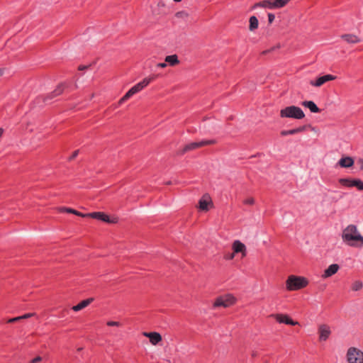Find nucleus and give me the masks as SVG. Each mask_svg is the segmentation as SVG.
Segmentation results:
<instances>
[{"label":"nucleus","mask_w":363,"mask_h":363,"mask_svg":"<svg viewBox=\"0 0 363 363\" xmlns=\"http://www.w3.org/2000/svg\"><path fill=\"white\" fill-rule=\"evenodd\" d=\"M341 237L342 241L350 247H363V236L355 225H349L347 226L342 230Z\"/></svg>","instance_id":"f257e3e1"},{"label":"nucleus","mask_w":363,"mask_h":363,"mask_svg":"<svg viewBox=\"0 0 363 363\" xmlns=\"http://www.w3.org/2000/svg\"><path fill=\"white\" fill-rule=\"evenodd\" d=\"M157 74H152L148 77H146L143 79L140 82L136 84L132 88H130L126 94L119 100L118 104L121 105L124 103L125 101L129 99L132 96L137 94L143 89L146 87L151 82L155 80L157 78Z\"/></svg>","instance_id":"f03ea898"},{"label":"nucleus","mask_w":363,"mask_h":363,"mask_svg":"<svg viewBox=\"0 0 363 363\" xmlns=\"http://www.w3.org/2000/svg\"><path fill=\"white\" fill-rule=\"evenodd\" d=\"M308 281L303 277L290 275L286 281V288L288 291H298L307 286Z\"/></svg>","instance_id":"7ed1b4c3"},{"label":"nucleus","mask_w":363,"mask_h":363,"mask_svg":"<svg viewBox=\"0 0 363 363\" xmlns=\"http://www.w3.org/2000/svg\"><path fill=\"white\" fill-rule=\"evenodd\" d=\"M280 117L302 119L305 117V114L300 107L296 106H289L282 108L280 111Z\"/></svg>","instance_id":"20e7f679"},{"label":"nucleus","mask_w":363,"mask_h":363,"mask_svg":"<svg viewBox=\"0 0 363 363\" xmlns=\"http://www.w3.org/2000/svg\"><path fill=\"white\" fill-rule=\"evenodd\" d=\"M347 363H363V351L357 347H350L345 354Z\"/></svg>","instance_id":"39448f33"},{"label":"nucleus","mask_w":363,"mask_h":363,"mask_svg":"<svg viewBox=\"0 0 363 363\" xmlns=\"http://www.w3.org/2000/svg\"><path fill=\"white\" fill-rule=\"evenodd\" d=\"M236 298L231 294H226L218 296L213 304V308L223 307L228 308L233 306L236 303Z\"/></svg>","instance_id":"423d86ee"},{"label":"nucleus","mask_w":363,"mask_h":363,"mask_svg":"<svg viewBox=\"0 0 363 363\" xmlns=\"http://www.w3.org/2000/svg\"><path fill=\"white\" fill-rule=\"evenodd\" d=\"M216 143V140H203L199 142H192L184 145L182 149L180 154L184 155L189 151L194 150L203 146L214 145Z\"/></svg>","instance_id":"0eeeda50"},{"label":"nucleus","mask_w":363,"mask_h":363,"mask_svg":"<svg viewBox=\"0 0 363 363\" xmlns=\"http://www.w3.org/2000/svg\"><path fill=\"white\" fill-rule=\"evenodd\" d=\"M86 216L87 218H94L107 223H116L118 221L117 218L111 219L110 217L104 212H92L86 213Z\"/></svg>","instance_id":"6e6552de"},{"label":"nucleus","mask_w":363,"mask_h":363,"mask_svg":"<svg viewBox=\"0 0 363 363\" xmlns=\"http://www.w3.org/2000/svg\"><path fill=\"white\" fill-rule=\"evenodd\" d=\"M339 183L347 187L355 186L359 190L363 191V182L360 179H340Z\"/></svg>","instance_id":"1a4fd4ad"},{"label":"nucleus","mask_w":363,"mask_h":363,"mask_svg":"<svg viewBox=\"0 0 363 363\" xmlns=\"http://www.w3.org/2000/svg\"><path fill=\"white\" fill-rule=\"evenodd\" d=\"M67 87V85L66 83L60 84L54 91H52V92L48 94L46 96H44L43 98V101L46 102L48 100H51V99H54L55 97L60 96V94H62L64 92L65 89Z\"/></svg>","instance_id":"9d476101"},{"label":"nucleus","mask_w":363,"mask_h":363,"mask_svg":"<svg viewBox=\"0 0 363 363\" xmlns=\"http://www.w3.org/2000/svg\"><path fill=\"white\" fill-rule=\"evenodd\" d=\"M331 328L328 325L323 324L319 325V342L326 341L331 335Z\"/></svg>","instance_id":"9b49d317"},{"label":"nucleus","mask_w":363,"mask_h":363,"mask_svg":"<svg viewBox=\"0 0 363 363\" xmlns=\"http://www.w3.org/2000/svg\"><path fill=\"white\" fill-rule=\"evenodd\" d=\"M208 205L213 206L211 198L208 194H205L199 201V208L203 211H208Z\"/></svg>","instance_id":"f8f14e48"},{"label":"nucleus","mask_w":363,"mask_h":363,"mask_svg":"<svg viewBox=\"0 0 363 363\" xmlns=\"http://www.w3.org/2000/svg\"><path fill=\"white\" fill-rule=\"evenodd\" d=\"M275 318L276 320L279 323H285L290 325H298V323L292 320L288 315L286 314H275L272 315Z\"/></svg>","instance_id":"ddd939ff"},{"label":"nucleus","mask_w":363,"mask_h":363,"mask_svg":"<svg viewBox=\"0 0 363 363\" xmlns=\"http://www.w3.org/2000/svg\"><path fill=\"white\" fill-rule=\"evenodd\" d=\"M232 247H233V252L235 254L241 252L242 257L246 256V254H247L246 247L240 240H235L233 243Z\"/></svg>","instance_id":"4468645a"},{"label":"nucleus","mask_w":363,"mask_h":363,"mask_svg":"<svg viewBox=\"0 0 363 363\" xmlns=\"http://www.w3.org/2000/svg\"><path fill=\"white\" fill-rule=\"evenodd\" d=\"M144 335L147 337L150 342L154 345L158 344L162 340L161 335L157 332L145 333Z\"/></svg>","instance_id":"2eb2a0df"},{"label":"nucleus","mask_w":363,"mask_h":363,"mask_svg":"<svg viewBox=\"0 0 363 363\" xmlns=\"http://www.w3.org/2000/svg\"><path fill=\"white\" fill-rule=\"evenodd\" d=\"M341 38L350 44H357L361 42V39L354 34H344L341 35Z\"/></svg>","instance_id":"dca6fc26"},{"label":"nucleus","mask_w":363,"mask_h":363,"mask_svg":"<svg viewBox=\"0 0 363 363\" xmlns=\"http://www.w3.org/2000/svg\"><path fill=\"white\" fill-rule=\"evenodd\" d=\"M94 298H86L85 300H83L81 302H79L78 304H77L76 306H74L72 308V309L74 311H81L83 308H84L86 306H88L91 303H92L94 301Z\"/></svg>","instance_id":"f3484780"},{"label":"nucleus","mask_w":363,"mask_h":363,"mask_svg":"<svg viewBox=\"0 0 363 363\" xmlns=\"http://www.w3.org/2000/svg\"><path fill=\"white\" fill-rule=\"evenodd\" d=\"M339 269V266L337 264H333L328 267L322 275L323 278H328L335 274Z\"/></svg>","instance_id":"a211bd4d"},{"label":"nucleus","mask_w":363,"mask_h":363,"mask_svg":"<svg viewBox=\"0 0 363 363\" xmlns=\"http://www.w3.org/2000/svg\"><path fill=\"white\" fill-rule=\"evenodd\" d=\"M341 167L348 168L354 164V160L351 157H343L338 161Z\"/></svg>","instance_id":"6ab92c4d"},{"label":"nucleus","mask_w":363,"mask_h":363,"mask_svg":"<svg viewBox=\"0 0 363 363\" xmlns=\"http://www.w3.org/2000/svg\"><path fill=\"white\" fill-rule=\"evenodd\" d=\"M307 127H310V125H303V126H300L298 128H294V129L289 130H281L280 134L282 136H286L288 135H294V134H296V133H298L305 130Z\"/></svg>","instance_id":"aec40b11"},{"label":"nucleus","mask_w":363,"mask_h":363,"mask_svg":"<svg viewBox=\"0 0 363 363\" xmlns=\"http://www.w3.org/2000/svg\"><path fill=\"white\" fill-rule=\"evenodd\" d=\"M257 7L274 9V8L273 6V0H264V1H262L259 2H257L253 5L252 9H256Z\"/></svg>","instance_id":"412c9836"},{"label":"nucleus","mask_w":363,"mask_h":363,"mask_svg":"<svg viewBox=\"0 0 363 363\" xmlns=\"http://www.w3.org/2000/svg\"><path fill=\"white\" fill-rule=\"evenodd\" d=\"M165 62L168 63L170 66H175L179 63L178 56L177 55H168L164 59Z\"/></svg>","instance_id":"4be33fe9"},{"label":"nucleus","mask_w":363,"mask_h":363,"mask_svg":"<svg viewBox=\"0 0 363 363\" xmlns=\"http://www.w3.org/2000/svg\"><path fill=\"white\" fill-rule=\"evenodd\" d=\"M301 104L308 108L311 112L318 113V106L312 101H304L301 103Z\"/></svg>","instance_id":"5701e85b"},{"label":"nucleus","mask_w":363,"mask_h":363,"mask_svg":"<svg viewBox=\"0 0 363 363\" xmlns=\"http://www.w3.org/2000/svg\"><path fill=\"white\" fill-rule=\"evenodd\" d=\"M249 23H250L249 30L250 31H254L255 30H256L258 28L259 21L256 16H251L250 18Z\"/></svg>","instance_id":"b1692460"},{"label":"nucleus","mask_w":363,"mask_h":363,"mask_svg":"<svg viewBox=\"0 0 363 363\" xmlns=\"http://www.w3.org/2000/svg\"><path fill=\"white\" fill-rule=\"evenodd\" d=\"M336 78V76L332 74H326L322 77H319V86L326 83L327 82L335 80Z\"/></svg>","instance_id":"393cba45"},{"label":"nucleus","mask_w":363,"mask_h":363,"mask_svg":"<svg viewBox=\"0 0 363 363\" xmlns=\"http://www.w3.org/2000/svg\"><path fill=\"white\" fill-rule=\"evenodd\" d=\"M291 0H273V6L275 9L284 7Z\"/></svg>","instance_id":"a878e982"},{"label":"nucleus","mask_w":363,"mask_h":363,"mask_svg":"<svg viewBox=\"0 0 363 363\" xmlns=\"http://www.w3.org/2000/svg\"><path fill=\"white\" fill-rule=\"evenodd\" d=\"M62 211H64V212L73 213V214H75V215H77L78 216H81V217H83V218H87V216H86V213H81L79 211H77L73 209V208H62Z\"/></svg>","instance_id":"bb28decb"},{"label":"nucleus","mask_w":363,"mask_h":363,"mask_svg":"<svg viewBox=\"0 0 363 363\" xmlns=\"http://www.w3.org/2000/svg\"><path fill=\"white\" fill-rule=\"evenodd\" d=\"M363 286L362 282L360 281H355L352 285V289L353 291H359L360 290Z\"/></svg>","instance_id":"cd10ccee"},{"label":"nucleus","mask_w":363,"mask_h":363,"mask_svg":"<svg viewBox=\"0 0 363 363\" xmlns=\"http://www.w3.org/2000/svg\"><path fill=\"white\" fill-rule=\"evenodd\" d=\"M279 48H280V45H276V46H273V47H272V48H269V49H267V50H263V51L260 53V55H267V54H269V53H271V52H272L273 51H274V50H277V49H279Z\"/></svg>","instance_id":"c85d7f7f"},{"label":"nucleus","mask_w":363,"mask_h":363,"mask_svg":"<svg viewBox=\"0 0 363 363\" xmlns=\"http://www.w3.org/2000/svg\"><path fill=\"white\" fill-rule=\"evenodd\" d=\"M175 16L179 18H185L189 16V14L184 11H181L177 12Z\"/></svg>","instance_id":"c756f323"},{"label":"nucleus","mask_w":363,"mask_h":363,"mask_svg":"<svg viewBox=\"0 0 363 363\" xmlns=\"http://www.w3.org/2000/svg\"><path fill=\"white\" fill-rule=\"evenodd\" d=\"M106 325L108 326H117V327L121 326V323L120 322L112 321V320L108 321L106 323Z\"/></svg>","instance_id":"7c9ffc66"},{"label":"nucleus","mask_w":363,"mask_h":363,"mask_svg":"<svg viewBox=\"0 0 363 363\" xmlns=\"http://www.w3.org/2000/svg\"><path fill=\"white\" fill-rule=\"evenodd\" d=\"M243 203L247 205H253L255 203V199L253 198H248L245 199Z\"/></svg>","instance_id":"2f4dec72"},{"label":"nucleus","mask_w":363,"mask_h":363,"mask_svg":"<svg viewBox=\"0 0 363 363\" xmlns=\"http://www.w3.org/2000/svg\"><path fill=\"white\" fill-rule=\"evenodd\" d=\"M42 361V357L40 356H37L36 357L32 359L29 363H39Z\"/></svg>","instance_id":"473e14b6"},{"label":"nucleus","mask_w":363,"mask_h":363,"mask_svg":"<svg viewBox=\"0 0 363 363\" xmlns=\"http://www.w3.org/2000/svg\"><path fill=\"white\" fill-rule=\"evenodd\" d=\"M78 154H79V150L74 151L72 152V155L69 157L68 160L69 161L74 160L76 158V157L78 155Z\"/></svg>","instance_id":"72a5a7b5"},{"label":"nucleus","mask_w":363,"mask_h":363,"mask_svg":"<svg viewBox=\"0 0 363 363\" xmlns=\"http://www.w3.org/2000/svg\"><path fill=\"white\" fill-rule=\"evenodd\" d=\"M267 16L269 23L271 24L274 21L275 16L272 13H269Z\"/></svg>","instance_id":"f704fd0d"},{"label":"nucleus","mask_w":363,"mask_h":363,"mask_svg":"<svg viewBox=\"0 0 363 363\" xmlns=\"http://www.w3.org/2000/svg\"><path fill=\"white\" fill-rule=\"evenodd\" d=\"M234 257H235V253L234 252L226 254L224 256L225 259H233L234 258Z\"/></svg>","instance_id":"c9c22d12"},{"label":"nucleus","mask_w":363,"mask_h":363,"mask_svg":"<svg viewBox=\"0 0 363 363\" xmlns=\"http://www.w3.org/2000/svg\"><path fill=\"white\" fill-rule=\"evenodd\" d=\"M21 320V316H18V317H16V318H11L8 320V323H15V322H17L18 320Z\"/></svg>","instance_id":"e433bc0d"},{"label":"nucleus","mask_w":363,"mask_h":363,"mask_svg":"<svg viewBox=\"0 0 363 363\" xmlns=\"http://www.w3.org/2000/svg\"><path fill=\"white\" fill-rule=\"evenodd\" d=\"M357 164L359 166L360 169L363 170V159L359 158L357 161Z\"/></svg>","instance_id":"4c0bfd02"},{"label":"nucleus","mask_w":363,"mask_h":363,"mask_svg":"<svg viewBox=\"0 0 363 363\" xmlns=\"http://www.w3.org/2000/svg\"><path fill=\"white\" fill-rule=\"evenodd\" d=\"M167 65V62H160L157 65V67H160V68H164L166 67Z\"/></svg>","instance_id":"58836bf2"},{"label":"nucleus","mask_w":363,"mask_h":363,"mask_svg":"<svg viewBox=\"0 0 363 363\" xmlns=\"http://www.w3.org/2000/svg\"><path fill=\"white\" fill-rule=\"evenodd\" d=\"M33 315V313H26V314H24L23 315H21V318L22 320V319H26V318H30Z\"/></svg>","instance_id":"ea45409f"},{"label":"nucleus","mask_w":363,"mask_h":363,"mask_svg":"<svg viewBox=\"0 0 363 363\" xmlns=\"http://www.w3.org/2000/svg\"><path fill=\"white\" fill-rule=\"evenodd\" d=\"M311 84L314 86H318V77L311 81Z\"/></svg>","instance_id":"a19ab883"},{"label":"nucleus","mask_w":363,"mask_h":363,"mask_svg":"<svg viewBox=\"0 0 363 363\" xmlns=\"http://www.w3.org/2000/svg\"><path fill=\"white\" fill-rule=\"evenodd\" d=\"M89 66H85V65H79L78 67L79 70H84L87 69Z\"/></svg>","instance_id":"79ce46f5"},{"label":"nucleus","mask_w":363,"mask_h":363,"mask_svg":"<svg viewBox=\"0 0 363 363\" xmlns=\"http://www.w3.org/2000/svg\"><path fill=\"white\" fill-rule=\"evenodd\" d=\"M257 356V351H252V357H255Z\"/></svg>","instance_id":"37998d69"},{"label":"nucleus","mask_w":363,"mask_h":363,"mask_svg":"<svg viewBox=\"0 0 363 363\" xmlns=\"http://www.w3.org/2000/svg\"><path fill=\"white\" fill-rule=\"evenodd\" d=\"M4 132V129L2 128H0V138L2 136Z\"/></svg>","instance_id":"c03bdc74"},{"label":"nucleus","mask_w":363,"mask_h":363,"mask_svg":"<svg viewBox=\"0 0 363 363\" xmlns=\"http://www.w3.org/2000/svg\"><path fill=\"white\" fill-rule=\"evenodd\" d=\"M3 72H4V69H0V77L2 76Z\"/></svg>","instance_id":"a18cd8bd"},{"label":"nucleus","mask_w":363,"mask_h":363,"mask_svg":"<svg viewBox=\"0 0 363 363\" xmlns=\"http://www.w3.org/2000/svg\"><path fill=\"white\" fill-rule=\"evenodd\" d=\"M175 2H179L181 1L182 0H174Z\"/></svg>","instance_id":"49530a36"},{"label":"nucleus","mask_w":363,"mask_h":363,"mask_svg":"<svg viewBox=\"0 0 363 363\" xmlns=\"http://www.w3.org/2000/svg\"><path fill=\"white\" fill-rule=\"evenodd\" d=\"M171 184V182H167V184Z\"/></svg>","instance_id":"de8ad7c7"},{"label":"nucleus","mask_w":363,"mask_h":363,"mask_svg":"<svg viewBox=\"0 0 363 363\" xmlns=\"http://www.w3.org/2000/svg\"><path fill=\"white\" fill-rule=\"evenodd\" d=\"M82 350V348H79L77 350L81 351Z\"/></svg>","instance_id":"09e8293b"}]
</instances>
